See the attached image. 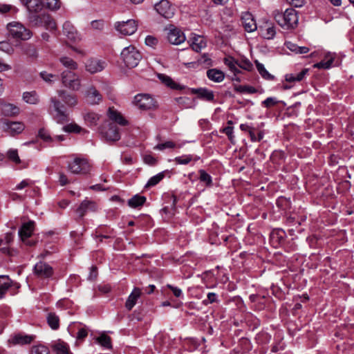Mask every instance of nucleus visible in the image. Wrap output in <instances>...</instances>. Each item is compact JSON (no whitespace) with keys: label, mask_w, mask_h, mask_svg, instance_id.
<instances>
[{"label":"nucleus","mask_w":354,"mask_h":354,"mask_svg":"<svg viewBox=\"0 0 354 354\" xmlns=\"http://www.w3.org/2000/svg\"><path fill=\"white\" fill-rule=\"evenodd\" d=\"M68 169L75 174H85L89 172L91 166L86 159L75 158L68 162Z\"/></svg>","instance_id":"39448f33"},{"label":"nucleus","mask_w":354,"mask_h":354,"mask_svg":"<svg viewBox=\"0 0 354 354\" xmlns=\"http://www.w3.org/2000/svg\"><path fill=\"white\" fill-rule=\"evenodd\" d=\"M34 338L35 337L33 335L19 333L14 335L10 339H9L8 342L13 345H24L30 344L33 341Z\"/></svg>","instance_id":"5701e85b"},{"label":"nucleus","mask_w":354,"mask_h":354,"mask_svg":"<svg viewBox=\"0 0 354 354\" xmlns=\"http://www.w3.org/2000/svg\"><path fill=\"white\" fill-rule=\"evenodd\" d=\"M30 15H36L35 13L41 12L45 7L43 0H21Z\"/></svg>","instance_id":"2eb2a0df"},{"label":"nucleus","mask_w":354,"mask_h":354,"mask_svg":"<svg viewBox=\"0 0 354 354\" xmlns=\"http://www.w3.org/2000/svg\"><path fill=\"white\" fill-rule=\"evenodd\" d=\"M176 100L182 108L189 109L195 106L194 100L187 97H180L176 98Z\"/></svg>","instance_id":"79ce46f5"},{"label":"nucleus","mask_w":354,"mask_h":354,"mask_svg":"<svg viewBox=\"0 0 354 354\" xmlns=\"http://www.w3.org/2000/svg\"><path fill=\"white\" fill-rule=\"evenodd\" d=\"M241 21L245 31L252 32L257 30V26L256 21L250 12H243L241 15Z\"/></svg>","instance_id":"aec40b11"},{"label":"nucleus","mask_w":354,"mask_h":354,"mask_svg":"<svg viewBox=\"0 0 354 354\" xmlns=\"http://www.w3.org/2000/svg\"><path fill=\"white\" fill-rule=\"evenodd\" d=\"M38 136L42 139L44 142L53 143V142H62L64 140L63 136H56L55 137H52L48 131L45 129H41L39 131Z\"/></svg>","instance_id":"a878e982"},{"label":"nucleus","mask_w":354,"mask_h":354,"mask_svg":"<svg viewBox=\"0 0 354 354\" xmlns=\"http://www.w3.org/2000/svg\"><path fill=\"white\" fill-rule=\"evenodd\" d=\"M335 55L334 53L328 52L324 55V59L314 64L315 68L328 69L333 66V63L335 59Z\"/></svg>","instance_id":"393cba45"},{"label":"nucleus","mask_w":354,"mask_h":354,"mask_svg":"<svg viewBox=\"0 0 354 354\" xmlns=\"http://www.w3.org/2000/svg\"><path fill=\"white\" fill-rule=\"evenodd\" d=\"M104 21L102 19L93 20L91 22V28L97 30H102L104 28Z\"/></svg>","instance_id":"13d9d810"},{"label":"nucleus","mask_w":354,"mask_h":354,"mask_svg":"<svg viewBox=\"0 0 354 354\" xmlns=\"http://www.w3.org/2000/svg\"><path fill=\"white\" fill-rule=\"evenodd\" d=\"M309 69L304 68L301 72L295 74V73H288L285 75L286 81L288 82H300L303 80L306 75L308 74Z\"/></svg>","instance_id":"2f4dec72"},{"label":"nucleus","mask_w":354,"mask_h":354,"mask_svg":"<svg viewBox=\"0 0 354 354\" xmlns=\"http://www.w3.org/2000/svg\"><path fill=\"white\" fill-rule=\"evenodd\" d=\"M236 91L241 93H254L257 90L254 87L250 86H240L236 88Z\"/></svg>","instance_id":"e2e57ef3"},{"label":"nucleus","mask_w":354,"mask_h":354,"mask_svg":"<svg viewBox=\"0 0 354 354\" xmlns=\"http://www.w3.org/2000/svg\"><path fill=\"white\" fill-rule=\"evenodd\" d=\"M145 44L149 46L154 47L158 44V39L153 36L148 35L145 38Z\"/></svg>","instance_id":"69168bd1"},{"label":"nucleus","mask_w":354,"mask_h":354,"mask_svg":"<svg viewBox=\"0 0 354 354\" xmlns=\"http://www.w3.org/2000/svg\"><path fill=\"white\" fill-rule=\"evenodd\" d=\"M57 94L68 106L74 107L77 104L76 95L71 94L64 90H59Z\"/></svg>","instance_id":"b1692460"},{"label":"nucleus","mask_w":354,"mask_h":354,"mask_svg":"<svg viewBox=\"0 0 354 354\" xmlns=\"http://www.w3.org/2000/svg\"><path fill=\"white\" fill-rule=\"evenodd\" d=\"M207 76L209 80L217 83L223 82L225 79V73L217 68L207 70Z\"/></svg>","instance_id":"7c9ffc66"},{"label":"nucleus","mask_w":354,"mask_h":354,"mask_svg":"<svg viewBox=\"0 0 354 354\" xmlns=\"http://www.w3.org/2000/svg\"><path fill=\"white\" fill-rule=\"evenodd\" d=\"M108 116L111 120L122 126H125L128 124V122L123 118L121 113L113 107L109 109Z\"/></svg>","instance_id":"cd10ccee"},{"label":"nucleus","mask_w":354,"mask_h":354,"mask_svg":"<svg viewBox=\"0 0 354 354\" xmlns=\"http://www.w3.org/2000/svg\"><path fill=\"white\" fill-rule=\"evenodd\" d=\"M11 284L12 281L7 276H0V299L4 296Z\"/></svg>","instance_id":"58836bf2"},{"label":"nucleus","mask_w":354,"mask_h":354,"mask_svg":"<svg viewBox=\"0 0 354 354\" xmlns=\"http://www.w3.org/2000/svg\"><path fill=\"white\" fill-rule=\"evenodd\" d=\"M34 229L35 222L30 221L24 223L19 230V236L21 237L22 241L24 242L26 245H32L34 244L33 242L27 240L29 237L31 236Z\"/></svg>","instance_id":"f8f14e48"},{"label":"nucleus","mask_w":354,"mask_h":354,"mask_svg":"<svg viewBox=\"0 0 354 354\" xmlns=\"http://www.w3.org/2000/svg\"><path fill=\"white\" fill-rule=\"evenodd\" d=\"M24 128V124L20 122H11L7 120H0V129L10 136L21 133Z\"/></svg>","instance_id":"0eeeda50"},{"label":"nucleus","mask_w":354,"mask_h":354,"mask_svg":"<svg viewBox=\"0 0 354 354\" xmlns=\"http://www.w3.org/2000/svg\"><path fill=\"white\" fill-rule=\"evenodd\" d=\"M7 156L10 160L12 161L15 164H19L21 162L17 149H9L7 151Z\"/></svg>","instance_id":"3c124183"},{"label":"nucleus","mask_w":354,"mask_h":354,"mask_svg":"<svg viewBox=\"0 0 354 354\" xmlns=\"http://www.w3.org/2000/svg\"><path fill=\"white\" fill-rule=\"evenodd\" d=\"M96 341L104 348L109 349L112 348L111 337L106 335L105 333H102L99 337H97L96 338Z\"/></svg>","instance_id":"49530a36"},{"label":"nucleus","mask_w":354,"mask_h":354,"mask_svg":"<svg viewBox=\"0 0 354 354\" xmlns=\"http://www.w3.org/2000/svg\"><path fill=\"white\" fill-rule=\"evenodd\" d=\"M278 102L279 101L277 100L276 97H269L262 102V104L263 106L269 108L276 105Z\"/></svg>","instance_id":"052dcab7"},{"label":"nucleus","mask_w":354,"mask_h":354,"mask_svg":"<svg viewBox=\"0 0 354 354\" xmlns=\"http://www.w3.org/2000/svg\"><path fill=\"white\" fill-rule=\"evenodd\" d=\"M192 93L197 94L198 97L206 101L212 102L214 99L213 91L205 88H192Z\"/></svg>","instance_id":"c85d7f7f"},{"label":"nucleus","mask_w":354,"mask_h":354,"mask_svg":"<svg viewBox=\"0 0 354 354\" xmlns=\"http://www.w3.org/2000/svg\"><path fill=\"white\" fill-rule=\"evenodd\" d=\"M146 202V197L136 194L128 201V205L132 208L141 207Z\"/></svg>","instance_id":"e433bc0d"},{"label":"nucleus","mask_w":354,"mask_h":354,"mask_svg":"<svg viewBox=\"0 0 354 354\" xmlns=\"http://www.w3.org/2000/svg\"><path fill=\"white\" fill-rule=\"evenodd\" d=\"M47 323L53 330H57L59 327V318L53 312H50L46 317Z\"/></svg>","instance_id":"4c0bfd02"},{"label":"nucleus","mask_w":354,"mask_h":354,"mask_svg":"<svg viewBox=\"0 0 354 354\" xmlns=\"http://www.w3.org/2000/svg\"><path fill=\"white\" fill-rule=\"evenodd\" d=\"M34 272L36 275L41 278L50 277L53 273V268L48 263L39 261L34 267Z\"/></svg>","instance_id":"f3484780"},{"label":"nucleus","mask_w":354,"mask_h":354,"mask_svg":"<svg viewBox=\"0 0 354 354\" xmlns=\"http://www.w3.org/2000/svg\"><path fill=\"white\" fill-rule=\"evenodd\" d=\"M224 63L228 66L229 69L234 74L240 73L238 68V62L236 61L233 57H227L224 59Z\"/></svg>","instance_id":"a18cd8bd"},{"label":"nucleus","mask_w":354,"mask_h":354,"mask_svg":"<svg viewBox=\"0 0 354 354\" xmlns=\"http://www.w3.org/2000/svg\"><path fill=\"white\" fill-rule=\"evenodd\" d=\"M55 112L54 118L58 123H64L68 120V113H66L64 104L55 97L50 100Z\"/></svg>","instance_id":"1a4fd4ad"},{"label":"nucleus","mask_w":354,"mask_h":354,"mask_svg":"<svg viewBox=\"0 0 354 354\" xmlns=\"http://www.w3.org/2000/svg\"><path fill=\"white\" fill-rule=\"evenodd\" d=\"M142 293L141 289L139 288H134L126 301V307L131 310L137 303L138 299L140 298Z\"/></svg>","instance_id":"c756f323"},{"label":"nucleus","mask_w":354,"mask_h":354,"mask_svg":"<svg viewBox=\"0 0 354 354\" xmlns=\"http://www.w3.org/2000/svg\"><path fill=\"white\" fill-rule=\"evenodd\" d=\"M84 96L87 102L91 105L99 104L102 100V95L94 86H90L86 89Z\"/></svg>","instance_id":"ddd939ff"},{"label":"nucleus","mask_w":354,"mask_h":354,"mask_svg":"<svg viewBox=\"0 0 354 354\" xmlns=\"http://www.w3.org/2000/svg\"><path fill=\"white\" fill-rule=\"evenodd\" d=\"M62 31L63 34L71 41H77L81 39L80 34L70 21H66L63 24Z\"/></svg>","instance_id":"a211bd4d"},{"label":"nucleus","mask_w":354,"mask_h":354,"mask_svg":"<svg viewBox=\"0 0 354 354\" xmlns=\"http://www.w3.org/2000/svg\"><path fill=\"white\" fill-rule=\"evenodd\" d=\"M63 130L68 133H87L86 130L83 129L81 127H80L78 124L75 123H71L63 127Z\"/></svg>","instance_id":"de8ad7c7"},{"label":"nucleus","mask_w":354,"mask_h":354,"mask_svg":"<svg viewBox=\"0 0 354 354\" xmlns=\"http://www.w3.org/2000/svg\"><path fill=\"white\" fill-rule=\"evenodd\" d=\"M59 61L67 69L66 71H74L78 68L77 63L69 57L61 56Z\"/></svg>","instance_id":"473e14b6"},{"label":"nucleus","mask_w":354,"mask_h":354,"mask_svg":"<svg viewBox=\"0 0 354 354\" xmlns=\"http://www.w3.org/2000/svg\"><path fill=\"white\" fill-rule=\"evenodd\" d=\"M198 174L199 180L201 183H205V185L208 187H210L213 185L212 176L209 174H207L204 169H200L198 171Z\"/></svg>","instance_id":"c03bdc74"},{"label":"nucleus","mask_w":354,"mask_h":354,"mask_svg":"<svg viewBox=\"0 0 354 354\" xmlns=\"http://www.w3.org/2000/svg\"><path fill=\"white\" fill-rule=\"evenodd\" d=\"M198 62L206 66L212 65V60L207 54H203L198 59Z\"/></svg>","instance_id":"774afa93"},{"label":"nucleus","mask_w":354,"mask_h":354,"mask_svg":"<svg viewBox=\"0 0 354 354\" xmlns=\"http://www.w3.org/2000/svg\"><path fill=\"white\" fill-rule=\"evenodd\" d=\"M62 85L73 91H77L82 87V80L79 75L74 71H64L60 74Z\"/></svg>","instance_id":"7ed1b4c3"},{"label":"nucleus","mask_w":354,"mask_h":354,"mask_svg":"<svg viewBox=\"0 0 354 354\" xmlns=\"http://www.w3.org/2000/svg\"><path fill=\"white\" fill-rule=\"evenodd\" d=\"M10 35L15 39L27 40L31 37L32 33L21 23L12 21L7 26Z\"/></svg>","instance_id":"20e7f679"},{"label":"nucleus","mask_w":354,"mask_h":354,"mask_svg":"<svg viewBox=\"0 0 354 354\" xmlns=\"http://www.w3.org/2000/svg\"><path fill=\"white\" fill-rule=\"evenodd\" d=\"M56 354H71L68 346L64 342H58L53 346Z\"/></svg>","instance_id":"37998d69"},{"label":"nucleus","mask_w":354,"mask_h":354,"mask_svg":"<svg viewBox=\"0 0 354 354\" xmlns=\"http://www.w3.org/2000/svg\"><path fill=\"white\" fill-rule=\"evenodd\" d=\"M190 46L193 50L200 52L207 46V42L203 36L194 35L192 38Z\"/></svg>","instance_id":"bb28decb"},{"label":"nucleus","mask_w":354,"mask_h":354,"mask_svg":"<svg viewBox=\"0 0 354 354\" xmlns=\"http://www.w3.org/2000/svg\"><path fill=\"white\" fill-rule=\"evenodd\" d=\"M120 55L123 62L129 68L137 66L142 59L139 50L132 45L124 48Z\"/></svg>","instance_id":"f03ea898"},{"label":"nucleus","mask_w":354,"mask_h":354,"mask_svg":"<svg viewBox=\"0 0 354 354\" xmlns=\"http://www.w3.org/2000/svg\"><path fill=\"white\" fill-rule=\"evenodd\" d=\"M41 18L43 20L49 21V24H46V28L49 30H54L56 28V24L53 19L48 15H30L28 17L29 21L34 26H39L41 25Z\"/></svg>","instance_id":"dca6fc26"},{"label":"nucleus","mask_w":354,"mask_h":354,"mask_svg":"<svg viewBox=\"0 0 354 354\" xmlns=\"http://www.w3.org/2000/svg\"><path fill=\"white\" fill-rule=\"evenodd\" d=\"M115 28L122 35H132L138 29V22L134 19L118 21L115 24Z\"/></svg>","instance_id":"6e6552de"},{"label":"nucleus","mask_w":354,"mask_h":354,"mask_svg":"<svg viewBox=\"0 0 354 354\" xmlns=\"http://www.w3.org/2000/svg\"><path fill=\"white\" fill-rule=\"evenodd\" d=\"M32 184V182L28 179H25L21 181L19 184H17L15 187L16 190H21L25 187L30 186Z\"/></svg>","instance_id":"338daca9"},{"label":"nucleus","mask_w":354,"mask_h":354,"mask_svg":"<svg viewBox=\"0 0 354 354\" xmlns=\"http://www.w3.org/2000/svg\"><path fill=\"white\" fill-rule=\"evenodd\" d=\"M156 12L166 19H170L174 15L175 9L168 0H160L154 5Z\"/></svg>","instance_id":"9d476101"},{"label":"nucleus","mask_w":354,"mask_h":354,"mask_svg":"<svg viewBox=\"0 0 354 354\" xmlns=\"http://www.w3.org/2000/svg\"><path fill=\"white\" fill-rule=\"evenodd\" d=\"M286 48L290 51L295 54H306L310 51V49L307 46H299L297 44H294L291 41H286L285 43Z\"/></svg>","instance_id":"f704fd0d"},{"label":"nucleus","mask_w":354,"mask_h":354,"mask_svg":"<svg viewBox=\"0 0 354 354\" xmlns=\"http://www.w3.org/2000/svg\"><path fill=\"white\" fill-rule=\"evenodd\" d=\"M101 133L108 142H116L120 139L119 129L113 123H109L106 127H103Z\"/></svg>","instance_id":"9b49d317"},{"label":"nucleus","mask_w":354,"mask_h":354,"mask_svg":"<svg viewBox=\"0 0 354 354\" xmlns=\"http://www.w3.org/2000/svg\"><path fill=\"white\" fill-rule=\"evenodd\" d=\"M84 119L88 126H95L100 120L98 114L93 112H88L84 115Z\"/></svg>","instance_id":"a19ab883"},{"label":"nucleus","mask_w":354,"mask_h":354,"mask_svg":"<svg viewBox=\"0 0 354 354\" xmlns=\"http://www.w3.org/2000/svg\"><path fill=\"white\" fill-rule=\"evenodd\" d=\"M275 33L274 27H268L266 29V32L263 33V37L266 39H270L274 37Z\"/></svg>","instance_id":"0e129e2a"},{"label":"nucleus","mask_w":354,"mask_h":354,"mask_svg":"<svg viewBox=\"0 0 354 354\" xmlns=\"http://www.w3.org/2000/svg\"><path fill=\"white\" fill-rule=\"evenodd\" d=\"M257 69L259 74L261 75L263 78L266 80H274V75H271L264 67V65L260 63L259 61H255Z\"/></svg>","instance_id":"ea45409f"},{"label":"nucleus","mask_w":354,"mask_h":354,"mask_svg":"<svg viewBox=\"0 0 354 354\" xmlns=\"http://www.w3.org/2000/svg\"><path fill=\"white\" fill-rule=\"evenodd\" d=\"M167 39L170 44L178 45L185 41V36L181 30L174 28L168 32Z\"/></svg>","instance_id":"412c9836"},{"label":"nucleus","mask_w":354,"mask_h":354,"mask_svg":"<svg viewBox=\"0 0 354 354\" xmlns=\"http://www.w3.org/2000/svg\"><path fill=\"white\" fill-rule=\"evenodd\" d=\"M274 19L277 24L283 28H294L298 23L297 12L293 8H288L283 13L277 12L274 15Z\"/></svg>","instance_id":"f257e3e1"},{"label":"nucleus","mask_w":354,"mask_h":354,"mask_svg":"<svg viewBox=\"0 0 354 354\" xmlns=\"http://www.w3.org/2000/svg\"><path fill=\"white\" fill-rule=\"evenodd\" d=\"M57 307L59 308H64L65 310L73 308V303L67 299H60L57 303Z\"/></svg>","instance_id":"603ef678"},{"label":"nucleus","mask_w":354,"mask_h":354,"mask_svg":"<svg viewBox=\"0 0 354 354\" xmlns=\"http://www.w3.org/2000/svg\"><path fill=\"white\" fill-rule=\"evenodd\" d=\"M192 159H193V157H192V155H183V156H181L176 157L174 160L178 164H180V165H187Z\"/></svg>","instance_id":"6e6d98bb"},{"label":"nucleus","mask_w":354,"mask_h":354,"mask_svg":"<svg viewBox=\"0 0 354 354\" xmlns=\"http://www.w3.org/2000/svg\"><path fill=\"white\" fill-rule=\"evenodd\" d=\"M97 209V205L95 202L88 200H84L82 202L77 209V213L80 217H83L88 212H95Z\"/></svg>","instance_id":"4be33fe9"},{"label":"nucleus","mask_w":354,"mask_h":354,"mask_svg":"<svg viewBox=\"0 0 354 354\" xmlns=\"http://www.w3.org/2000/svg\"><path fill=\"white\" fill-rule=\"evenodd\" d=\"M158 77L161 82L172 89L180 90L183 88L180 85L175 82L170 77L165 74H158Z\"/></svg>","instance_id":"72a5a7b5"},{"label":"nucleus","mask_w":354,"mask_h":354,"mask_svg":"<svg viewBox=\"0 0 354 354\" xmlns=\"http://www.w3.org/2000/svg\"><path fill=\"white\" fill-rule=\"evenodd\" d=\"M238 66L246 71H251L253 68L252 64L248 59H243L238 62Z\"/></svg>","instance_id":"bf43d9fd"},{"label":"nucleus","mask_w":354,"mask_h":354,"mask_svg":"<svg viewBox=\"0 0 354 354\" xmlns=\"http://www.w3.org/2000/svg\"><path fill=\"white\" fill-rule=\"evenodd\" d=\"M165 176L164 172H160L149 178L145 187H150L157 185Z\"/></svg>","instance_id":"09e8293b"},{"label":"nucleus","mask_w":354,"mask_h":354,"mask_svg":"<svg viewBox=\"0 0 354 354\" xmlns=\"http://www.w3.org/2000/svg\"><path fill=\"white\" fill-rule=\"evenodd\" d=\"M30 354H49V350L43 345L34 346L32 347Z\"/></svg>","instance_id":"864d4df0"},{"label":"nucleus","mask_w":354,"mask_h":354,"mask_svg":"<svg viewBox=\"0 0 354 354\" xmlns=\"http://www.w3.org/2000/svg\"><path fill=\"white\" fill-rule=\"evenodd\" d=\"M106 62L96 58L88 59L85 64L86 71L91 74L101 72L106 67Z\"/></svg>","instance_id":"4468645a"},{"label":"nucleus","mask_w":354,"mask_h":354,"mask_svg":"<svg viewBox=\"0 0 354 354\" xmlns=\"http://www.w3.org/2000/svg\"><path fill=\"white\" fill-rule=\"evenodd\" d=\"M221 131L227 135L228 139L232 143H234V128L232 126H227L221 130Z\"/></svg>","instance_id":"5fc2aeb1"},{"label":"nucleus","mask_w":354,"mask_h":354,"mask_svg":"<svg viewBox=\"0 0 354 354\" xmlns=\"http://www.w3.org/2000/svg\"><path fill=\"white\" fill-rule=\"evenodd\" d=\"M0 110L3 115L9 117L17 115L20 112L17 105L6 102L3 99L0 100Z\"/></svg>","instance_id":"6ab92c4d"},{"label":"nucleus","mask_w":354,"mask_h":354,"mask_svg":"<svg viewBox=\"0 0 354 354\" xmlns=\"http://www.w3.org/2000/svg\"><path fill=\"white\" fill-rule=\"evenodd\" d=\"M133 104L141 110H149L156 107L154 99L149 94L140 93L134 97Z\"/></svg>","instance_id":"423d86ee"},{"label":"nucleus","mask_w":354,"mask_h":354,"mask_svg":"<svg viewBox=\"0 0 354 354\" xmlns=\"http://www.w3.org/2000/svg\"><path fill=\"white\" fill-rule=\"evenodd\" d=\"M40 77L48 83H52L54 82L56 76L52 73H48L46 71H41L39 73Z\"/></svg>","instance_id":"4d7b16f0"},{"label":"nucleus","mask_w":354,"mask_h":354,"mask_svg":"<svg viewBox=\"0 0 354 354\" xmlns=\"http://www.w3.org/2000/svg\"><path fill=\"white\" fill-rule=\"evenodd\" d=\"M45 6L50 10H57L61 7V2L59 0H43Z\"/></svg>","instance_id":"8fccbe9b"},{"label":"nucleus","mask_w":354,"mask_h":354,"mask_svg":"<svg viewBox=\"0 0 354 354\" xmlns=\"http://www.w3.org/2000/svg\"><path fill=\"white\" fill-rule=\"evenodd\" d=\"M22 97L26 103L30 104H37L39 101V95L35 91L24 92Z\"/></svg>","instance_id":"c9c22d12"},{"label":"nucleus","mask_w":354,"mask_h":354,"mask_svg":"<svg viewBox=\"0 0 354 354\" xmlns=\"http://www.w3.org/2000/svg\"><path fill=\"white\" fill-rule=\"evenodd\" d=\"M176 144L172 141H167L164 143L157 145L154 149L158 150H163L166 148H174Z\"/></svg>","instance_id":"680f3d73"}]
</instances>
